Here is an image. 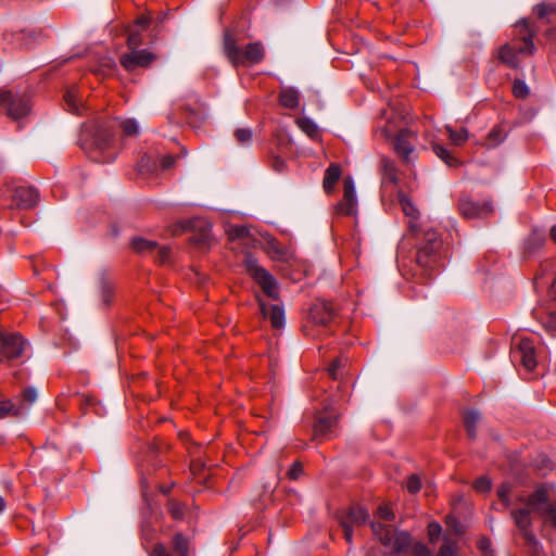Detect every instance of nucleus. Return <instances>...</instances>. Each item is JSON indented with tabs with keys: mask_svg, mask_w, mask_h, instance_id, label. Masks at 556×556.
<instances>
[{
	"mask_svg": "<svg viewBox=\"0 0 556 556\" xmlns=\"http://www.w3.org/2000/svg\"><path fill=\"white\" fill-rule=\"evenodd\" d=\"M486 544H488V542L482 541V542L480 543L481 548H482V549L486 548Z\"/></svg>",
	"mask_w": 556,
	"mask_h": 556,
	"instance_id": "60",
	"label": "nucleus"
},
{
	"mask_svg": "<svg viewBox=\"0 0 556 556\" xmlns=\"http://www.w3.org/2000/svg\"><path fill=\"white\" fill-rule=\"evenodd\" d=\"M378 515L380 518L384 520H392L394 518V514L389 506L381 505L378 507Z\"/></svg>",
	"mask_w": 556,
	"mask_h": 556,
	"instance_id": "48",
	"label": "nucleus"
},
{
	"mask_svg": "<svg viewBox=\"0 0 556 556\" xmlns=\"http://www.w3.org/2000/svg\"><path fill=\"white\" fill-rule=\"evenodd\" d=\"M432 150L434 154L442 160L446 165L448 166H456L458 164V161L455 156L452 155V153L445 149L443 146L439 143H434L432 146Z\"/></svg>",
	"mask_w": 556,
	"mask_h": 556,
	"instance_id": "29",
	"label": "nucleus"
},
{
	"mask_svg": "<svg viewBox=\"0 0 556 556\" xmlns=\"http://www.w3.org/2000/svg\"><path fill=\"white\" fill-rule=\"evenodd\" d=\"M296 124L311 138L317 136L318 127L311 118L300 117L296 119Z\"/></svg>",
	"mask_w": 556,
	"mask_h": 556,
	"instance_id": "33",
	"label": "nucleus"
},
{
	"mask_svg": "<svg viewBox=\"0 0 556 556\" xmlns=\"http://www.w3.org/2000/svg\"><path fill=\"white\" fill-rule=\"evenodd\" d=\"M235 137L239 143L247 144L252 139V131L248 128H238L235 131Z\"/></svg>",
	"mask_w": 556,
	"mask_h": 556,
	"instance_id": "42",
	"label": "nucleus"
},
{
	"mask_svg": "<svg viewBox=\"0 0 556 556\" xmlns=\"http://www.w3.org/2000/svg\"><path fill=\"white\" fill-rule=\"evenodd\" d=\"M338 518L343 529L345 541L351 543L353 539V528L364 525L368 518V514L363 507L357 506L341 513Z\"/></svg>",
	"mask_w": 556,
	"mask_h": 556,
	"instance_id": "9",
	"label": "nucleus"
},
{
	"mask_svg": "<svg viewBox=\"0 0 556 556\" xmlns=\"http://www.w3.org/2000/svg\"><path fill=\"white\" fill-rule=\"evenodd\" d=\"M338 415L333 407L327 406L323 412L318 413L314 425V437L323 438L331 433L337 426Z\"/></svg>",
	"mask_w": 556,
	"mask_h": 556,
	"instance_id": "16",
	"label": "nucleus"
},
{
	"mask_svg": "<svg viewBox=\"0 0 556 556\" xmlns=\"http://www.w3.org/2000/svg\"><path fill=\"white\" fill-rule=\"evenodd\" d=\"M140 30L141 29H129L127 46L130 50H138L137 48L142 45L143 40Z\"/></svg>",
	"mask_w": 556,
	"mask_h": 556,
	"instance_id": "36",
	"label": "nucleus"
},
{
	"mask_svg": "<svg viewBox=\"0 0 556 556\" xmlns=\"http://www.w3.org/2000/svg\"><path fill=\"white\" fill-rule=\"evenodd\" d=\"M151 556H172V555L166 551V548L163 544H155L151 552Z\"/></svg>",
	"mask_w": 556,
	"mask_h": 556,
	"instance_id": "50",
	"label": "nucleus"
},
{
	"mask_svg": "<svg viewBox=\"0 0 556 556\" xmlns=\"http://www.w3.org/2000/svg\"><path fill=\"white\" fill-rule=\"evenodd\" d=\"M458 210L465 218H483L494 211L491 201L476 202L469 197L460 198Z\"/></svg>",
	"mask_w": 556,
	"mask_h": 556,
	"instance_id": "12",
	"label": "nucleus"
},
{
	"mask_svg": "<svg viewBox=\"0 0 556 556\" xmlns=\"http://www.w3.org/2000/svg\"><path fill=\"white\" fill-rule=\"evenodd\" d=\"M244 266L249 275L254 279V281L261 287L263 293L274 300H279V287L277 280L274 276L258 265L257 260L253 257L251 254H245L244 256Z\"/></svg>",
	"mask_w": 556,
	"mask_h": 556,
	"instance_id": "6",
	"label": "nucleus"
},
{
	"mask_svg": "<svg viewBox=\"0 0 556 556\" xmlns=\"http://www.w3.org/2000/svg\"><path fill=\"white\" fill-rule=\"evenodd\" d=\"M93 159H94L96 161H98V162H109V161H111V160L113 159V155H112V154H110V155H108L106 157H103V159H99V157H97V156H93Z\"/></svg>",
	"mask_w": 556,
	"mask_h": 556,
	"instance_id": "57",
	"label": "nucleus"
},
{
	"mask_svg": "<svg viewBox=\"0 0 556 556\" xmlns=\"http://www.w3.org/2000/svg\"><path fill=\"white\" fill-rule=\"evenodd\" d=\"M448 138L455 146H462L468 140V130L466 128H460L459 130H454L450 126L446 127Z\"/></svg>",
	"mask_w": 556,
	"mask_h": 556,
	"instance_id": "31",
	"label": "nucleus"
},
{
	"mask_svg": "<svg viewBox=\"0 0 556 556\" xmlns=\"http://www.w3.org/2000/svg\"><path fill=\"white\" fill-rule=\"evenodd\" d=\"M285 165H286V163L281 159H276L275 162H274V168L277 172H281L283 169Z\"/></svg>",
	"mask_w": 556,
	"mask_h": 556,
	"instance_id": "54",
	"label": "nucleus"
},
{
	"mask_svg": "<svg viewBox=\"0 0 556 556\" xmlns=\"http://www.w3.org/2000/svg\"><path fill=\"white\" fill-rule=\"evenodd\" d=\"M410 136L412 132L409 130L403 129L394 139V150L405 163H409V155L414 151V146L409 140Z\"/></svg>",
	"mask_w": 556,
	"mask_h": 556,
	"instance_id": "23",
	"label": "nucleus"
},
{
	"mask_svg": "<svg viewBox=\"0 0 556 556\" xmlns=\"http://www.w3.org/2000/svg\"><path fill=\"white\" fill-rule=\"evenodd\" d=\"M399 202L404 215L409 218L407 223L409 231L417 236L419 231V224L417 222L419 215L418 208L410 199L402 192L399 193Z\"/></svg>",
	"mask_w": 556,
	"mask_h": 556,
	"instance_id": "19",
	"label": "nucleus"
},
{
	"mask_svg": "<svg viewBox=\"0 0 556 556\" xmlns=\"http://www.w3.org/2000/svg\"><path fill=\"white\" fill-rule=\"evenodd\" d=\"M505 138V134L500 128H493L488 135L489 147H495Z\"/></svg>",
	"mask_w": 556,
	"mask_h": 556,
	"instance_id": "39",
	"label": "nucleus"
},
{
	"mask_svg": "<svg viewBox=\"0 0 556 556\" xmlns=\"http://www.w3.org/2000/svg\"><path fill=\"white\" fill-rule=\"evenodd\" d=\"M421 231L419 227L418 233ZM441 240L433 229L422 230V241L419 243V248L416 255V262L421 267L430 266L432 262V255L440 249Z\"/></svg>",
	"mask_w": 556,
	"mask_h": 556,
	"instance_id": "8",
	"label": "nucleus"
},
{
	"mask_svg": "<svg viewBox=\"0 0 556 556\" xmlns=\"http://www.w3.org/2000/svg\"><path fill=\"white\" fill-rule=\"evenodd\" d=\"M37 391L33 387H28L23 391V400L29 404H33L37 400Z\"/></svg>",
	"mask_w": 556,
	"mask_h": 556,
	"instance_id": "47",
	"label": "nucleus"
},
{
	"mask_svg": "<svg viewBox=\"0 0 556 556\" xmlns=\"http://www.w3.org/2000/svg\"><path fill=\"white\" fill-rule=\"evenodd\" d=\"M513 93L516 98L525 99L529 96L530 90L522 79H515L513 84Z\"/></svg>",
	"mask_w": 556,
	"mask_h": 556,
	"instance_id": "37",
	"label": "nucleus"
},
{
	"mask_svg": "<svg viewBox=\"0 0 556 556\" xmlns=\"http://www.w3.org/2000/svg\"><path fill=\"white\" fill-rule=\"evenodd\" d=\"M438 556H454V549L450 544H443Z\"/></svg>",
	"mask_w": 556,
	"mask_h": 556,
	"instance_id": "52",
	"label": "nucleus"
},
{
	"mask_svg": "<svg viewBox=\"0 0 556 556\" xmlns=\"http://www.w3.org/2000/svg\"><path fill=\"white\" fill-rule=\"evenodd\" d=\"M515 29L517 34L514 39V46L505 43L498 49L500 61L513 68L518 67L520 64L518 54L530 55L535 50L533 43L534 31L530 28L528 21H520L516 24Z\"/></svg>",
	"mask_w": 556,
	"mask_h": 556,
	"instance_id": "4",
	"label": "nucleus"
},
{
	"mask_svg": "<svg viewBox=\"0 0 556 556\" xmlns=\"http://www.w3.org/2000/svg\"><path fill=\"white\" fill-rule=\"evenodd\" d=\"M374 533L379 541L391 551L386 556H428L429 549L421 543H412L410 535L404 531H396L382 523H371Z\"/></svg>",
	"mask_w": 556,
	"mask_h": 556,
	"instance_id": "3",
	"label": "nucleus"
},
{
	"mask_svg": "<svg viewBox=\"0 0 556 556\" xmlns=\"http://www.w3.org/2000/svg\"><path fill=\"white\" fill-rule=\"evenodd\" d=\"M173 546L175 552H177L181 556H188L189 554V542L188 540L180 533H177L173 538Z\"/></svg>",
	"mask_w": 556,
	"mask_h": 556,
	"instance_id": "34",
	"label": "nucleus"
},
{
	"mask_svg": "<svg viewBox=\"0 0 556 556\" xmlns=\"http://www.w3.org/2000/svg\"><path fill=\"white\" fill-rule=\"evenodd\" d=\"M5 501L3 497L0 496V514L5 509Z\"/></svg>",
	"mask_w": 556,
	"mask_h": 556,
	"instance_id": "58",
	"label": "nucleus"
},
{
	"mask_svg": "<svg viewBox=\"0 0 556 556\" xmlns=\"http://www.w3.org/2000/svg\"><path fill=\"white\" fill-rule=\"evenodd\" d=\"M279 102L287 109H296L300 102V94L292 87L282 88L279 93Z\"/></svg>",
	"mask_w": 556,
	"mask_h": 556,
	"instance_id": "27",
	"label": "nucleus"
},
{
	"mask_svg": "<svg viewBox=\"0 0 556 556\" xmlns=\"http://www.w3.org/2000/svg\"><path fill=\"white\" fill-rule=\"evenodd\" d=\"M553 33H554V30H553V29L548 30V31L546 33L547 37H552V36H553Z\"/></svg>",
	"mask_w": 556,
	"mask_h": 556,
	"instance_id": "61",
	"label": "nucleus"
},
{
	"mask_svg": "<svg viewBox=\"0 0 556 556\" xmlns=\"http://www.w3.org/2000/svg\"><path fill=\"white\" fill-rule=\"evenodd\" d=\"M480 420V414L475 409H468L464 414V424L469 438L475 439L477 434V425Z\"/></svg>",
	"mask_w": 556,
	"mask_h": 556,
	"instance_id": "28",
	"label": "nucleus"
},
{
	"mask_svg": "<svg viewBox=\"0 0 556 556\" xmlns=\"http://www.w3.org/2000/svg\"><path fill=\"white\" fill-rule=\"evenodd\" d=\"M194 233L191 236V241L199 248L208 245L211 237V224L206 220L195 219L192 222Z\"/></svg>",
	"mask_w": 556,
	"mask_h": 556,
	"instance_id": "21",
	"label": "nucleus"
},
{
	"mask_svg": "<svg viewBox=\"0 0 556 556\" xmlns=\"http://www.w3.org/2000/svg\"><path fill=\"white\" fill-rule=\"evenodd\" d=\"M441 532V527L438 523H430L429 525V536L431 540H433L434 536H439Z\"/></svg>",
	"mask_w": 556,
	"mask_h": 556,
	"instance_id": "53",
	"label": "nucleus"
},
{
	"mask_svg": "<svg viewBox=\"0 0 556 556\" xmlns=\"http://www.w3.org/2000/svg\"><path fill=\"white\" fill-rule=\"evenodd\" d=\"M406 488H407L408 492H410L413 494L417 493L420 490V488H421V483H420L419 477L416 476V475H410L407 478Z\"/></svg>",
	"mask_w": 556,
	"mask_h": 556,
	"instance_id": "44",
	"label": "nucleus"
},
{
	"mask_svg": "<svg viewBox=\"0 0 556 556\" xmlns=\"http://www.w3.org/2000/svg\"><path fill=\"white\" fill-rule=\"evenodd\" d=\"M492 483L488 477H480L473 483V488L479 493H485L491 490Z\"/></svg>",
	"mask_w": 556,
	"mask_h": 556,
	"instance_id": "40",
	"label": "nucleus"
},
{
	"mask_svg": "<svg viewBox=\"0 0 556 556\" xmlns=\"http://www.w3.org/2000/svg\"><path fill=\"white\" fill-rule=\"evenodd\" d=\"M549 237H551V239L553 240V242H555V243H556V225H554V226L551 228Z\"/></svg>",
	"mask_w": 556,
	"mask_h": 556,
	"instance_id": "56",
	"label": "nucleus"
},
{
	"mask_svg": "<svg viewBox=\"0 0 556 556\" xmlns=\"http://www.w3.org/2000/svg\"><path fill=\"white\" fill-rule=\"evenodd\" d=\"M155 60V55L147 50H130L122 55L121 64L126 71L132 72L139 67H148Z\"/></svg>",
	"mask_w": 556,
	"mask_h": 556,
	"instance_id": "14",
	"label": "nucleus"
},
{
	"mask_svg": "<svg viewBox=\"0 0 556 556\" xmlns=\"http://www.w3.org/2000/svg\"><path fill=\"white\" fill-rule=\"evenodd\" d=\"M0 106L9 117L20 119L29 113L30 100L26 94L4 90L0 91Z\"/></svg>",
	"mask_w": 556,
	"mask_h": 556,
	"instance_id": "7",
	"label": "nucleus"
},
{
	"mask_svg": "<svg viewBox=\"0 0 556 556\" xmlns=\"http://www.w3.org/2000/svg\"><path fill=\"white\" fill-rule=\"evenodd\" d=\"M257 302L264 318L269 319L271 327L280 329L285 326V311L280 303H267L263 298L258 296Z\"/></svg>",
	"mask_w": 556,
	"mask_h": 556,
	"instance_id": "18",
	"label": "nucleus"
},
{
	"mask_svg": "<svg viewBox=\"0 0 556 556\" xmlns=\"http://www.w3.org/2000/svg\"><path fill=\"white\" fill-rule=\"evenodd\" d=\"M27 408L24 404H14L11 400L0 401V419L7 417L20 418L25 416Z\"/></svg>",
	"mask_w": 556,
	"mask_h": 556,
	"instance_id": "26",
	"label": "nucleus"
},
{
	"mask_svg": "<svg viewBox=\"0 0 556 556\" xmlns=\"http://www.w3.org/2000/svg\"><path fill=\"white\" fill-rule=\"evenodd\" d=\"M26 344V341L18 333L4 334L0 332V359L18 358L23 354Z\"/></svg>",
	"mask_w": 556,
	"mask_h": 556,
	"instance_id": "10",
	"label": "nucleus"
},
{
	"mask_svg": "<svg viewBox=\"0 0 556 556\" xmlns=\"http://www.w3.org/2000/svg\"><path fill=\"white\" fill-rule=\"evenodd\" d=\"M157 169L155 161L151 156H143L138 163V172L140 174H153Z\"/></svg>",
	"mask_w": 556,
	"mask_h": 556,
	"instance_id": "35",
	"label": "nucleus"
},
{
	"mask_svg": "<svg viewBox=\"0 0 556 556\" xmlns=\"http://www.w3.org/2000/svg\"><path fill=\"white\" fill-rule=\"evenodd\" d=\"M175 161H176V157L170 155V154H167V155H164L162 159H161V166H162V169H168L170 168L174 164H175Z\"/></svg>",
	"mask_w": 556,
	"mask_h": 556,
	"instance_id": "49",
	"label": "nucleus"
},
{
	"mask_svg": "<svg viewBox=\"0 0 556 556\" xmlns=\"http://www.w3.org/2000/svg\"><path fill=\"white\" fill-rule=\"evenodd\" d=\"M223 51L229 63L237 67L245 64L260 63L264 56L265 51L261 42H251L241 49L237 45L235 36L229 31L225 30L223 38Z\"/></svg>",
	"mask_w": 556,
	"mask_h": 556,
	"instance_id": "5",
	"label": "nucleus"
},
{
	"mask_svg": "<svg viewBox=\"0 0 556 556\" xmlns=\"http://www.w3.org/2000/svg\"><path fill=\"white\" fill-rule=\"evenodd\" d=\"M309 318L315 325L326 326L333 318L332 308L326 302H317L311 307Z\"/></svg>",
	"mask_w": 556,
	"mask_h": 556,
	"instance_id": "24",
	"label": "nucleus"
},
{
	"mask_svg": "<svg viewBox=\"0 0 556 556\" xmlns=\"http://www.w3.org/2000/svg\"><path fill=\"white\" fill-rule=\"evenodd\" d=\"M497 496L510 510V517L531 553L539 555L542 547L531 528L533 520L543 518L556 528V504L549 500L547 489L540 486L532 494L522 495L510 484L503 483L497 489Z\"/></svg>",
	"mask_w": 556,
	"mask_h": 556,
	"instance_id": "1",
	"label": "nucleus"
},
{
	"mask_svg": "<svg viewBox=\"0 0 556 556\" xmlns=\"http://www.w3.org/2000/svg\"><path fill=\"white\" fill-rule=\"evenodd\" d=\"M132 249L141 254H154L160 264H164L170 256V249L167 247H160L155 241L147 240L140 237L131 240Z\"/></svg>",
	"mask_w": 556,
	"mask_h": 556,
	"instance_id": "13",
	"label": "nucleus"
},
{
	"mask_svg": "<svg viewBox=\"0 0 556 556\" xmlns=\"http://www.w3.org/2000/svg\"><path fill=\"white\" fill-rule=\"evenodd\" d=\"M549 294L556 299V277L554 278L551 287H549Z\"/></svg>",
	"mask_w": 556,
	"mask_h": 556,
	"instance_id": "55",
	"label": "nucleus"
},
{
	"mask_svg": "<svg viewBox=\"0 0 556 556\" xmlns=\"http://www.w3.org/2000/svg\"><path fill=\"white\" fill-rule=\"evenodd\" d=\"M99 289L103 303L109 305L113 294V285L104 275L99 277Z\"/></svg>",
	"mask_w": 556,
	"mask_h": 556,
	"instance_id": "30",
	"label": "nucleus"
},
{
	"mask_svg": "<svg viewBox=\"0 0 556 556\" xmlns=\"http://www.w3.org/2000/svg\"><path fill=\"white\" fill-rule=\"evenodd\" d=\"M342 170L338 163H332L326 169L323 180V188L326 193L330 194L334 191L336 184L341 177Z\"/></svg>",
	"mask_w": 556,
	"mask_h": 556,
	"instance_id": "25",
	"label": "nucleus"
},
{
	"mask_svg": "<svg viewBox=\"0 0 556 556\" xmlns=\"http://www.w3.org/2000/svg\"><path fill=\"white\" fill-rule=\"evenodd\" d=\"M303 473V467L300 462H294L291 468L288 470L287 476L290 480H296Z\"/></svg>",
	"mask_w": 556,
	"mask_h": 556,
	"instance_id": "45",
	"label": "nucleus"
},
{
	"mask_svg": "<svg viewBox=\"0 0 556 556\" xmlns=\"http://www.w3.org/2000/svg\"><path fill=\"white\" fill-rule=\"evenodd\" d=\"M379 172L381 175L382 188L395 187L399 182L397 168L395 163L388 159L382 157L379 163Z\"/></svg>",
	"mask_w": 556,
	"mask_h": 556,
	"instance_id": "20",
	"label": "nucleus"
},
{
	"mask_svg": "<svg viewBox=\"0 0 556 556\" xmlns=\"http://www.w3.org/2000/svg\"><path fill=\"white\" fill-rule=\"evenodd\" d=\"M116 129H121L123 136L126 137L139 135V125L134 118L99 117L85 124L84 146L94 152L105 151L112 146Z\"/></svg>",
	"mask_w": 556,
	"mask_h": 556,
	"instance_id": "2",
	"label": "nucleus"
},
{
	"mask_svg": "<svg viewBox=\"0 0 556 556\" xmlns=\"http://www.w3.org/2000/svg\"><path fill=\"white\" fill-rule=\"evenodd\" d=\"M245 233V228L244 227H241L239 229H237V236H243Z\"/></svg>",
	"mask_w": 556,
	"mask_h": 556,
	"instance_id": "59",
	"label": "nucleus"
},
{
	"mask_svg": "<svg viewBox=\"0 0 556 556\" xmlns=\"http://www.w3.org/2000/svg\"><path fill=\"white\" fill-rule=\"evenodd\" d=\"M511 357L519 362L527 371L536 367V356L533 342L528 338L520 339L511 350Z\"/></svg>",
	"mask_w": 556,
	"mask_h": 556,
	"instance_id": "11",
	"label": "nucleus"
},
{
	"mask_svg": "<svg viewBox=\"0 0 556 556\" xmlns=\"http://www.w3.org/2000/svg\"><path fill=\"white\" fill-rule=\"evenodd\" d=\"M150 23V18L148 16L141 15L136 20V27L141 30L146 29Z\"/></svg>",
	"mask_w": 556,
	"mask_h": 556,
	"instance_id": "51",
	"label": "nucleus"
},
{
	"mask_svg": "<svg viewBox=\"0 0 556 556\" xmlns=\"http://www.w3.org/2000/svg\"><path fill=\"white\" fill-rule=\"evenodd\" d=\"M168 510L173 518L175 519H182L185 514V507L180 503L175 501H169Z\"/></svg>",
	"mask_w": 556,
	"mask_h": 556,
	"instance_id": "41",
	"label": "nucleus"
},
{
	"mask_svg": "<svg viewBox=\"0 0 556 556\" xmlns=\"http://www.w3.org/2000/svg\"><path fill=\"white\" fill-rule=\"evenodd\" d=\"M39 194L33 187H17L12 194V203L10 208L16 207L22 210L33 208L38 203Z\"/></svg>",
	"mask_w": 556,
	"mask_h": 556,
	"instance_id": "15",
	"label": "nucleus"
},
{
	"mask_svg": "<svg viewBox=\"0 0 556 556\" xmlns=\"http://www.w3.org/2000/svg\"><path fill=\"white\" fill-rule=\"evenodd\" d=\"M63 99L68 112L80 115L87 111V106L84 103L79 89L76 86L67 88L64 92Z\"/></svg>",
	"mask_w": 556,
	"mask_h": 556,
	"instance_id": "22",
	"label": "nucleus"
},
{
	"mask_svg": "<svg viewBox=\"0 0 556 556\" xmlns=\"http://www.w3.org/2000/svg\"><path fill=\"white\" fill-rule=\"evenodd\" d=\"M544 242H545L544 233L541 231L534 230L526 242V249L529 252H533L534 250L541 248L544 244Z\"/></svg>",
	"mask_w": 556,
	"mask_h": 556,
	"instance_id": "32",
	"label": "nucleus"
},
{
	"mask_svg": "<svg viewBox=\"0 0 556 556\" xmlns=\"http://www.w3.org/2000/svg\"><path fill=\"white\" fill-rule=\"evenodd\" d=\"M545 329L556 336V312H552L544 321Z\"/></svg>",
	"mask_w": 556,
	"mask_h": 556,
	"instance_id": "46",
	"label": "nucleus"
},
{
	"mask_svg": "<svg viewBox=\"0 0 556 556\" xmlns=\"http://www.w3.org/2000/svg\"><path fill=\"white\" fill-rule=\"evenodd\" d=\"M539 18H545L549 14H556V3L542 2L534 8Z\"/></svg>",
	"mask_w": 556,
	"mask_h": 556,
	"instance_id": "38",
	"label": "nucleus"
},
{
	"mask_svg": "<svg viewBox=\"0 0 556 556\" xmlns=\"http://www.w3.org/2000/svg\"><path fill=\"white\" fill-rule=\"evenodd\" d=\"M357 198L352 177H345L343 184V199L337 205V211L343 215H353L356 212Z\"/></svg>",
	"mask_w": 556,
	"mask_h": 556,
	"instance_id": "17",
	"label": "nucleus"
},
{
	"mask_svg": "<svg viewBox=\"0 0 556 556\" xmlns=\"http://www.w3.org/2000/svg\"><path fill=\"white\" fill-rule=\"evenodd\" d=\"M346 363V359L343 357L336 358L328 368L329 376L333 379H338V370Z\"/></svg>",
	"mask_w": 556,
	"mask_h": 556,
	"instance_id": "43",
	"label": "nucleus"
}]
</instances>
